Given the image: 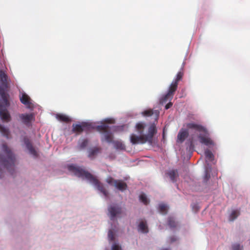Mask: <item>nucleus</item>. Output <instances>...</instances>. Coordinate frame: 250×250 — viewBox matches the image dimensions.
<instances>
[{
  "instance_id": "obj_13",
  "label": "nucleus",
  "mask_w": 250,
  "mask_h": 250,
  "mask_svg": "<svg viewBox=\"0 0 250 250\" xmlns=\"http://www.w3.org/2000/svg\"><path fill=\"white\" fill-rule=\"evenodd\" d=\"M114 186L121 191H124L127 188V184L122 180L115 181Z\"/></svg>"
},
{
  "instance_id": "obj_29",
  "label": "nucleus",
  "mask_w": 250,
  "mask_h": 250,
  "mask_svg": "<svg viewBox=\"0 0 250 250\" xmlns=\"http://www.w3.org/2000/svg\"><path fill=\"white\" fill-rule=\"evenodd\" d=\"M243 246L239 244H235L232 246V250H242Z\"/></svg>"
},
{
  "instance_id": "obj_24",
  "label": "nucleus",
  "mask_w": 250,
  "mask_h": 250,
  "mask_svg": "<svg viewBox=\"0 0 250 250\" xmlns=\"http://www.w3.org/2000/svg\"><path fill=\"white\" fill-rule=\"evenodd\" d=\"M113 143L115 147L117 149H123L125 147L124 144H123L120 141H113Z\"/></svg>"
},
{
  "instance_id": "obj_1",
  "label": "nucleus",
  "mask_w": 250,
  "mask_h": 250,
  "mask_svg": "<svg viewBox=\"0 0 250 250\" xmlns=\"http://www.w3.org/2000/svg\"><path fill=\"white\" fill-rule=\"evenodd\" d=\"M7 79V74L3 71L0 70V96L3 101V104L0 103V116L2 120L8 122L10 121L11 116L7 110L9 105Z\"/></svg>"
},
{
  "instance_id": "obj_15",
  "label": "nucleus",
  "mask_w": 250,
  "mask_h": 250,
  "mask_svg": "<svg viewBox=\"0 0 250 250\" xmlns=\"http://www.w3.org/2000/svg\"><path fill=\"white\" fill-rule=\"evenodd\" d=\"M20 100L22 104L27 106H29L31 104L30 97L25 93L22 94L21 97H20Z\"/></svg>"
},
{
  "instance_id": "obj_16",
  "label": "nucleus",
  "mask_w": 250,
  "mask_h": 250,
  "mask_svg": "<svg viewBox=\"0 0 250 250\" xmlns=\"http://www.w3.org/2000/svg\"><path fill=\"white\" fill-rule=\"evenodd\" d=\"M138 230L144 233H146L148 232V228L146 223L144 221H141L138 225Z\"/></svg>"
},
{
  "instance_id": "obj_6",
  "label": "nucleus",
  "mask_w": 250,
  "mask_h": 250,
  "mask_svg": "<svg viewBox=\"0 0 250 250\" xmlns=\"http://www.w3.org/2000/svg\"><path fill=\"white\" fill-rule=\"evenodd\" d=\"M108 215L110 220H113L116 216L123 213L122 208L117 204H113L108 207Z\"/></svg>"
},
{
  "instance_id": "obj_5",
  "label": "nucleus",
  "mask_w": 250,
  "mask_h": 250,
  "mask_svg": "<svg viewBox=\"0 0 250 250\" xmlns=\"http://www.w3.org/2000/svg\"><path fill=\"white\" fill-rule=\"evenodd\" d=\"M183 75L184 73L182 71L177 73L176 78L170 84L167 93L160 99V102L161 104H163L173 98V95L177 89L178 83L182 80Z\"/></svg>"
},
{
  "instance_id": "obj_27",
  "label": "nucleus",
  "mask_w": 250,
  "mask_h": 250,
  "mask_svg": "<svg viewBox=\"0 0 250 250\" xmlns=\"http://www.w3.org/2000/svg\"><path fill=\"white\" fill-rule=\"evenodd\" d=\"M191 206L192 208V211L194 212H196L199 210V207L198 204L197 203L192 204Z\"/></svg>"
},
{
  "instance_id": "obj_10",
  "label": "nucleus",
  "mask_w": 250,
  "mask_h": 250,
  "mask_svg": "<svg viewBox=\"0 0 250 250\" xmlns=\"http://www.w3.org/2000/svg\"><path fill=\"white\" fill-rule=\"evenodd\" d=\"M23 141L30 153L33 156H36L37 155V153L34 147L32 146L29 139L27 137H24Z\"/></svg>"
},
{
  "instance_id": "obj_30",
  "label": "nucleus",
  "mask_w": 250,
  "mask_h": 250,
  "mask_svg": "<svg viewBox=\"0 0 250 250\" xmlns=\"http://www.w3.org/2000/svg\"><path fill=\"white\" fill-rule=\"evenodd\" d=\"M116 180H114L112 177H109L106 179V182L108 183L110 185H113L114 184V181Z\"/></svg>"
},
{
  "instance_id": "obj_11",
  "label": "nucleus",
  "mask_w": 250,
  "mask_h": 250,
  "mask_svg": "<svg viewBox=\"0 0 250 250\" xmlns=\"http://www.w3.org/2000/svg\"><path fill=\"white\" fill-rule=\"evenodd\" d=\"M188 137V130L182 128L177 135V143H183L185 139Z\"/></svg>"
},
{
  "instance_id": "obj_4",
  "label": "nucleus",
  "mask_w": 250,
  "mask_h": 250,
  "mask_svg": "<svg viewBox=\"0 0 250 250\" xmlns=\"http://www.w3.org/2000/svg\"><path fill=\"white\" fill-rule=\"evenodd\" d=\"M188 128L194 129L201 132L198 135L199 141L207 146H214V142L209 137L207 130L203 126L193 123H188Z\"/></svg>"
},
{
  "instance_id": "obj_34",
  "label": "nucleus",
  "mask_w": 250,
  "mask_h": 250,
  "mask_svg": "<svg viewBox=\"0 0 250 250\" xmlns=\"http://www.w3.org/2000/svg\"><path fill=\"white\" fill-rule=\"evenodd\" d=\"M105 122L107 123H112V120L111 119H107Z\"/></svg>"
},
{
  "instance_id": "obj_18",
  "label": "nucleus",
  "mask_w": 250,
  "mask_h": 250,
  "mask_svg": "<svg viewBox=\"0 0 250 250\" xmlns=\"http://www.w3.org/2000/svg\"><path fill=\"white\" fill-rule=\"evenodd\" d=\"M56 117L61 122L69 123L71 121V119L69 117L64 114H57Z\"/></svg>"
},
{
  "instance_id": "obj_23",
  "label": "nucleus",
  "mask_w": 250,
  "mask_h": 250,
  "mask_svg": "<svg viewBox=\"0 0 250 250\" xmlns=\"http://www.w3.org/2000/svg\"><path fill=\"white\" fill-rule=\"evenodd\" d=\"M140 200L145 205H147L149 204V201L147 199L145 194L142 193L139 196Z\"/></svg>"
},
{
  "instance_id": "obj_20",
  "label": "nucleus",
  "mask_w": 250,
  "mask_h": 250,
  "mask_svg": "<svg viewBox=\"0 0 250 250\" xmlns=\"http://www.w3.org/2000/svg\"><path fill=\"white\" fill-rule=\"evenodd\" d=\"M0 132L2 135L7 138H9V129L4 126L0 124Z\"/></svg>"
},
{
  "instance_id": "obj_2",
  "label": "nucleus",
  "mask_w": 250,
  "mask_h": 250,
  "mask_svg": "<svg viewBox=\"0 0 250 250\" xmlns=\"http://www.w3.org/2000/svg\"><path fill=\"white\" fill-rule=\"evenodd\" d=\"M146 124L143 122L138 123L135 126V128L139 136L132 134L130 136V142L133 144H143L147 142L149 144L153 143V138L157 133V129L155 125L151 124L148 127V132L146 134H144Z\"/></svg>"
},
{
  "instance_id": "obj_9",
  "label": "nucleus",
  "mask_w": 250,
  "mask_h": 250,
  "mask_svg": "<svg viewBox=\"0 0 250 250\" xmlns=\"http://www.w3.org/2000/svg\"><path fill=\"white\" fill-rule=\"evenodd\" d=\"M19 117L22 123L26 125H30L32 121L34 119L33 114H21L19 115Z\"/></svg>"
},
{
  "instance_id": "obj_28",
  "label": "nucleus",
  "mask_w": 250,
  "mask_h": 250,
  "mask_svg": "<svg viewBox=\"0 0 250 250\" xmlns=\"http://www.w3.org/2000/svg\"><path fill=\"white\" fill-rule=\"evenodd\" d=\"M108 237L109 240L111 241H113L114 240V239H115L114 234L113 232L112 231V230H109L108 233Z\"/></svg>"
},
{
  "instance_id": "obj_12",
  "label": "nucleus",
  "mask_w": 250,
  "mask_h": 250,
  "mask_svg": "<svg viewBox=\"0 0 250 250\" xmlns=\"http://www.w3.org/2000/svg\"><path fill=\"white\" fill-rule=\"evenodd\" d=\"M170 178L172 182H176L177 178L179 176L178 172L177 169H171L168 171L166 173Z\"/></svg>"
},
{
  "instance_id": "obj_17",
  "label": "nucleus",
  "mask_w": 250,
  "mask_h": 250,
  "mask_svg": "<svg viewBox=\"0 0 250 250\" xmlns=\"http://www.w3.org/2000/svg\"><path fill=\"white\" fill-rule=\"evenodd\" d=\"M167 225L171 229H174L177 226V223L175 221L174 217L172 216H169L167 218Z\"/></svg>"
},
{
  "instance_id": "obj_21",
  "label": "nucleus",
  "mask_w": 250,
  "mask_h": 250,
  "mask_svg": "<svg viewBox=\"0 0 250 250\" xmlns=\"http://www.w3.org/2000/svg\"><path fill=\"white\" fill-rule=\"evenodd\" d=\"M206 158L209 161H212L214 160V155L210 150L206 149L205 151Z\"/></svg>"
},
{
  "instance_id": "obj_22",
  "label": "nucleus",
  "mask_w": 250,
  "mask_h": 250,
  "mask_svg": "<svg viewBox=\"0 0 250 250\" xmlns=\"http://www.w3.org/2000/svg\"><path fill=\"white\" fill-rule=\"evenodd\" d=\"M240 215V212L238 210H233L229 216V220L233 221Z\"/></svg>"
},
{
  "instance_id": "obj_19",
  "label": "nucleus",
  "mask_w": 250,
  "mask_h": 250,
  "mask_svg": "<svg viewBox=\"0 0 250 250\" xmlns=\"http://www.w3.org/2000/svg\"><path fill=\"white\" fill-rule=\"evenodd\" d=\"M158 209L161 213L166 214L168 211V207L166 204H161L159 205Z\"/></svg>"
},
{
  "instance_id": "obj_3",
  "label": "nucleus",
  "mask_w": 250,
  "mask_h": 250,
  "mask_svg": "<svg viewBox=\"0 0 250 250\" xmlns=\"http://www.w3.org/2000/svg\"><path fill=\"white\" fill-rule=\"evenodd\" d=\"M68 169L76 176L83 179H85L88 180L91 183L94 185L97 189L102 192L105 197H108V192L104 187V185L88 171L80 167L74 165L68 166Z\"/></svg>"
},
{
  "instance_id": "obj_32",
  "label": "nucleus",
  "mask_w": 250,
  "mask_h": 250,
  "mask_svg": "<svg viewBox=\"0 0 250 250\" xmlns=\"http://www.w3.org/2000/svg\"><path fill=\"white\" fill-rule=\"evenodd\" d=\"M121 248L118 245L114 244L112 247V250H121Z\"/></svg>"
},
{
  "instance_id": "obj_14",
  "label": "nucleus",
  "mask_w": 250,
  "mask_h": 250,
  "mask_svg": "<svg viewBox=\"0 0 250 250\" xmlns=\"http://www.w3.org/2000/svg\"><path fill=\"white\" fill-rule=\"evenodd\" d=\"M101 148L99 147H95L92 148H90L88 151V156L90 159H93V158L96 156L98 153L100 152Z\"/></svg>"
},
{
  "instance_id": "obj_26",
  "label": "nucleus",
  "mask_w": 250,
  "mask_h": 250,
  "mask_svg": "<svg viewBox=\"0 0 250 250\" xmlns=\"http://www.w3.org/2000/svg\"><path fill=\"white\" fill-rule=\"evenodd\" d=\"M153 114L152 109H148L142 112V114L145 116H150Z\"/></svg>"
},
{
  "instance_id": "obj_7",
  "label": "nucleus",
  "mask_w": 250,
  "mask_h": 250,
  "mask_svg": "<svg viewBox=\"0 0 250 250\" xmlns=\"http://www.w3.org/2000/svg\"><path fill=\"white\" fill-rule=\"evenodd\" d=\"M96 129L99 131L104 133V138L105 141L108 143H113V136L112 133L109 131V127L107 125L104 124L102 125H98L96 127Z\"/></svg>"
},
{
  "instance_id": "obj_31",
  "label": "nucleus",
  "mask_w": 250,
  "mask_h": 250,
  "mask_svg": "<svg viewBox=\"0 0 250 250\" xmlns=\"http://www.w3.org/2000/svg\"><path fill=\"white\" fill-rule=\"evenodd\" d=\"M209 178H210V174L208 173V170H206L205 171V176H204V180L206 182H207L209 179Z\"/></svg>"
},
{
  "instance_id": "obj_33",
  "label": "nucleus",
  "mask_w": 250,
  "mask_h": 250,
  "mask_svg": "<svg viewBox=\"0 0 250 250\" xmlns=\"http://www.w3.org/2000/svg\"><path fill=\"white\" fill-rule=\"evenodd\" d=\"M172 105V103L171 102L168 103L165 106L166 109H168L169 108H170Z\"/></svg>"
},
{
  "instance_id": "obj_25",
  "label": "nucleus",
  "mask_w": 250,
  "mask_h": 250,
  "mask_svg": "<svg viewBox=\"0 0 250 250\" xmlns=\"http://www.w3.org/2000/svg\"><path fill=\"white\" fill-rule=\"evenodd\" d=\"M88 140L87 139H83L82 142L80 143L79 146L81 149L85 148L88 145Z\"/></svg>"
},
{
  "instance_id": "obj_8",
  "label": "nucleus",
  "mask_w": 250,
  "mask_h": 250,
  "mask_svg": "<svg viewBox=\"0 0 250 250\" xmlns=\"http://www.w3.org/2000/svg\"><path fill=\"white\" fill-rule=\"evenodd\" d=\"M92 128L91 124L86 122H82L80 124H73L72 130L73 132L80 134L83 131H89Z\"/></svg>"
}]
</instances>
